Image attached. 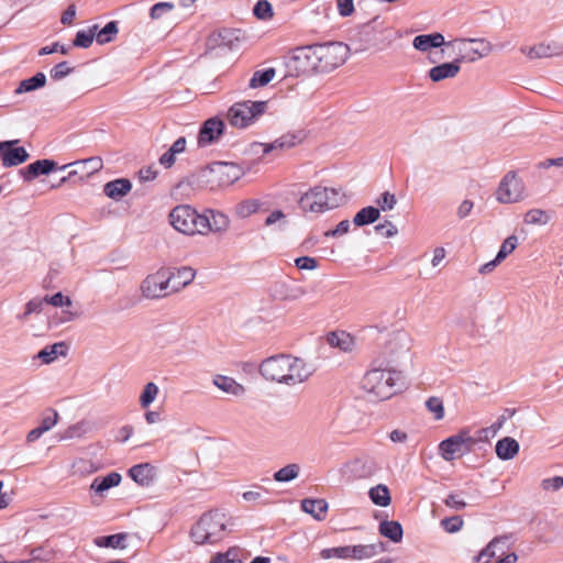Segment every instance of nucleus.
I'll use <instances>...</instances> for the list:
<instances>
[{"mask_svg":"<svg viewBox=\"0 0 563 563\" xmlns=\"http://www.w3.org/2000/svg\"><path fill=\"white\" fill-rule=\"evenodd\" d=\"M527 196L523 180L512 170L505 174L495 191V199L503 205L518 203Z\"/></svg>","mask_w":563,"mask_h":563,"instance_id":"obj_10","label":"nucleus"},{"mask_svg":"<svg viewBox=\"0 0 563 563\" xmlns=\"http://www.w3.org/2000/svg\"><path fill=\"white\" fill-rule=\"evenodd\" d=\"M446 46L453 48L456 54L454 58L460 65L462 63H474L487 57L494 51L493 44L486 38L460 37L449 41Z\"/></svg>","mask_w":563,"mask_h":563,"instance_id":"obj_7","label":"nucleus"},{"mask_svg":"<svg viewBox=\"0 0 563 563\" xmlns=\"http://www.w3.org/2000/svg\"><path fill=\"white\" fill-rule=\"evenodd\" d=\"M320 556L324 560H330V559L349 560L350 559L349 545L323 549L320 552Z\"/></svg>","mask_w":563,"mask_h":563,"instance_id":"obj_50","label":"nucleus"},{"mask_svg":"<svg viewBox=\"0 0 563 563\" xmlns=\"http://www.w3.org/2000/svg\"><path fill=\"white\" fill-rule=\"evenodd\" d=\"M128 534L117 533L111 536H100L95 538L93 543L98 548L125 549Z\"/></svg>","mask_w":563,"mask_h":563,"instance_id":"obj_36","label":"nucleus"},{"mask_svg":"<svg viewBox=\"0 0 563 563\" xmlns=\"http://www.w3.org/2000/svg\"><path fill=\"white\" fill-rule=\"evenodd\" d=\"M132 188V184L126 178H119L107 183L103 186L104 195L113 200H119L126 196Z\"/></svg>","mask_w":563,"mask_h":563,"instance_id":"obj_30","label":"nucleus"},{"mask_svg":"<svg viewBox=\"0 0 563 563\" xmlns=\"http://www.w3.org/2000/svg\"><path fill=\"white\" fill-rule=\"evenodd\" d=\"M350 55V47L340 42L297 48L292 56L296 69L308 74L327 73L342 66Z\"/></svg>","mask_w":563,"mask_h":563,"instance_id":"obj_1","label":"nucleus"},{"mask_svg":"<svg viewBox=\"0 0 563 563\" xmlns=\"http://www.w3.org/2000/svg\"><path fill=\"white\" fill-rule=\"evenodd\" d=\"M399 380L400 374L396 371L373 368L365 373L361 386L373 400H386L397 393Z\"/></svg>","mask_w":563,"mask_h":563,"instance_id":"obj_5","label":"nucleus"},{"mask_svg":"<svg viewBox=\"0 0 563 563\" xmlns=\"http://www.w3.org/2000/svg\"><path fill=\"white\" fill-rule=\"evenodd\" d=\"M118 33L115 22L111 21L104 25L100 31H96V40L99 44H106L112 41L113 36Z\"/></svg>","mask_w":563,"mask_h":563,"instance_id":"obj_51","label":"nucleus"},{"mask_svg":"<svg viewBox=\"0 0 563 563\" xmlns=\"http://www.w3.org/2000/svg\"><path fill=\"white\" fill-rule=\"evenodd\" d=\"M540 486L544 492H559L561 488H563V476L544 478L541 481Z\"/></svg>","mask_w":563,"mask_h":563,"instance_id":"obj_57","label":"nucleus"},{"mask_svg":"<svg viewBox=\"0 0 563 563\" xmlns=\"http://www.w3.org/2000/svg\"><path fill=\"white\" fill-rule=\"evenodd\" d=\"M327 343L342 352H352L355 346V339L345 331H333L327 335Z\"/></svg>","mask_w":563,"mask_h":563,"instance_id":"obj_26","label":"nucleus"},{"mask_svg":"<svg viewBox=\"0 0 563 563\" xmlns=\"http://www.w3.org/2000/svg\"><path fill=\"white\" fill-rule=\"evenodd\" d=\"M461 70V65L453 59L452 62L442 63L429 69L428 76L433 82H439L445 79L455 78Z\"/></svg>","mask_w":563,"mask_h":563,"instance_id":"obj_21","label":"nucleus"},{"mask_svg":"<svg viewBox=\"0 0 563 563\" xmlns=\"http://www.w3.org/2000/svg\"><path fill=\"white\" fill-rule=\"evenodd\" d=\"M121 481H122L121 474H119L117 472H111V473L107 474L106 476L96 477L90 484V490L93 492L96 495L103 497L104 494L110 488L119 486Z\"/></svg>","mask_w":563,"mask_h":563,"instance_id":"obj_24","label":"nucleus"},{"mask_svg":"<svg viewBox=\"0 0 563 563\" xmlns=\"http://www.w3.org/2000/svg\"><path fill=\"white\" fill-rule=\"evenodd\" d=\"M275 74L276 73L274 68H267L265 70L255 71L250 80V87L258 88L266 86L274 79Z\"/></svg>","mask_w":563,"mask_h":563,"instance_id":"obj_44","label":"nucleus"},{"mask_svg":"<svg viewBox=\"0 0 563 563\" xmlns=\"http://www.w3.org/2000/svg\"><path fill=\"white\" fill-rule=\"evenodd\" d=\"M377 471L375 461L369 457H354L340 467L341 475L349 482L371 478Z\"/></svg>","mask_w":563,"mask_h":563,"instance_id":"obj_13","label":"nucleus"},{"mask_svg":"<svg viewBox=\"0 0 563 563\" xmlns=\"http://www.w3.org/2000/svg\"><path fill=\"white\" fill-rule=\"evenodd\" d=\"M232 519L219 509L205 512L190 529V540L196 545H213L222 541L230 532Z\"/></svg>","mask_w":563,"mask_h":563,"instance_id":"obj_3","label":"nucleus"},{"mask_svg":"<svg viewBox=\"0 0 563 563\" xmlns=\"http://www.w3.org/2000/svg\"><path fill=\"white\" fill-rule=\"evenodd\" d=\"M302 136L301 133H287L276 139L272 143H257L254 144V147H260L263 154H267L272 151H283L287 148H291L299 143H301Z\"/></svg>","mask_w":563,"mask_h":563,"instance_id":"obj_18","label":"nucleus"},{"mask_svg":"<svg viewBox=\"0 0 563 563\" xmlns=\"http://www.w3.org/2000/svg\"><path fill=\"white\" fill-rule=\"evenodd\" d=\"M477 441L468 429H462L440 442L439 454L444 461L451 462L471 453Z\"/></svg>","mask_w":563,"mask_h":563,"instance_id":"obj_9","label":"nucleus"},{"mask_svg":"<svg viewBox=\"0 0 563 563\" xmlns=\"http://www.w3.org/2000/svg\"><path fill=\"white\" fill-rule=\"evenodd\" d=\"M254 15L263 21H267L273 18V7L267 0H260L253 8Z\"/></svg>","mask_w":563,"mask_h":563,"instance_id":"obj_53","label":"nucleus"},{"mask_svg":"<svg viewBox=\"0 0 563 563\" xmlns=\"http://www.w3.org/2000/svg\"><path fill=\"white\" fill-rule=\"evenodd\" d=\"M90 167V173L98 172L102 167V161L99 157H90L86 159H79L69 164H65L58 167L59 170H65L67 167L87 166Z\"/></svg>","mask_w":563,"mask_h":563,"instance_id":"obj_52","label":"nucleus"},{"mask_svg":"<svg viewBox=\"0 0 563 563\" xmlns=\"http://www.w3.org/2000/svg\"><path fill=\"white\" fill-rule=\"evenodd\" d=\"M43 303H45L44 298H42V299L34 298V299L30 300L25 305L24 313L22 316H19V319L20 320H26L30 314L41 312L42 309H43Z\"/></svg>","mask_w":563,"mask_h":563,"instance_id":"obj_59","label":"nucleus"},{"mask_svg":"<svg viewBox=\"0 0 563 563\" xmlns=\"http://www.w3.org/2000/svg\"><path fill=\"white\" fill-rule=\"evenodd\" d=\"M170 276L172 292H178L191 284L196 276V271L189 266H184L176 272H170Z\"/></svg>","mask_w":563,"mask_h":563,"instance_id":"obj_28","label":"nucleus"},{"mask_svg":"<svg viewBox=\"0 0 563 563\" xmlns=\"http://www.w3.org/2000/svg\"><path fill=\"white\" fill-rule=\"evenodd\" d=\"M379 211H390L395 208L397 203V199L394 194H390L389 191H385L382 194V196L376 201Z\"/></svg>","mask_w":563,"mask_h":563,"instance_id":"obj_56","label":"nucleus"},{"mask_svg":"<svg viewBox=\"0 0 563 563\" xmlns=\"http://www.w3.org/2000/svg\"><path fill=\"white\" fill-rule=\"evenodd\" d=\"M170 225L186 235H206L207 214H200L188 205H179L172 209L168 216Z\"/></svg>","mask_w":563,"mask_h":563,"instance_id":"obj_6","label":"nucleus"},{"mask_svg":"<svg viewBox=\"0 0 563 563\" xmlns=\"http://www.w3.org/2000/svg\"><path fill=\"white\" fill-rule=\"evenodd\" d=\"M131 478L141 486H150L155 479V467L148 463L137 464L129 470Z\"/></svg>","mask_w":563,"mask_h":563,"instance_id":"obj_27","label":"nucleus"},{"mask_svg":"<svg viewBox=\"0 0 563 563\" xmlns=\"http://www.w3.org/2000/svg\"><path fill=\"white\" fill-rule=\"evenodd\" d=\"M159 387L154 382H147L143 387L139 396V406L141 409H148L159 395Z\"/></svg>","mask_w":563,"mask_h":563,"instance_id":"obj_35","label":"nucleus"},{"mask_svg":"<svg viewBox=\"0 0 563 563\" xmlns=\"http://www.w3.org/2000/svg\"><path fill=\"white\" fill-rule=\"evenodd\" d=\"M474 209V201L471 199H464L460 202L456 208V217L459 220H464L471 216Z\"/></svg>","mask_w":563,"mask_h":563,"instance_id":"obj_60","label":"nucleus"},{"mask_svg":"<svg viewBox=\"0 0 563 563\" xmlns=\"http://www.w3.org/2000/svg\"><path fill=\"white\" fill-rule=\"evenodd\" d=\"M382 551L380 544H356L349 545L350 559L366 560L377 555Z\"/></svg>","mask_w":563,"mask_h":563,"instance_id":"obj_34","label":"nucleus"},{"mask_svg":"<svg viewBox=\"0 0 563 563\" xmlns=\"http://www.w3.org/2000/svg\"><path fill=\"white\" fill-rule=\"evenodd\" d=\"M58 421V413L55 410H52L47 416L43 417L40 428L42 431L47 432L53 429Z\"/></svg>","mask_w":563,"mask_h":563,"instance_id":"obj_62","label":"nucleus"},{"mask_svg":"<svg viewBox=\"0 0 563 563\" xmlns=\"http://www.w3.org/2000/svg\"><path fill=\"white\" fill-rule=\"evenodd\" d=\"M267 110V101H241L233 103L227 113L229 124L236 129L253 125Z\"/></svg>","mask_w":563,"mask_h":563,"instance_id":"obj_8","label":"nucleus"},{"mask_svg":"<svg viewBox=\"0 0 563 563\" xmlns=\"http://www.w3.org/2000/svg\"><path fill=\"white\" fill-rule=\"evenodd\" d=\"M46 84V76L43 73H37L31 78L24 79L20 82L19 87L15 89V93H24L34 91Z\"/></svg>","mask_w":563,"mask_h":563,"instance_id":"obj_41","label":"nucleus"},{"mask_svg":"<svg viewBox=\"0 0 563 563\" xmlns=\"http://www.w3.org/2000/svg\"><path fill=\"white\" fill-rule=\"evenodd\" d=\"M71 73V67H69L67 62H62L57 64L54 68L51 70V77L53 79L59 80L66 77Z\"/></svg>","mask_w":563,"mask_h":563,"instance_id":"obj_61","label":"nucleus"},{"mask_svg":"<svg viewBox=\"0 0 563 563\" xmlns=\"http://www.w3.org/2000/svg\"><path fill=\"white\" fill-rule=\"evenodd\" d=\"M287 216L282 210H274L265 219L266 227H275L278 230H284L287 225Z\"/></svg>","mask_w":563,"mask_h":563,"instance_id":"obj_49","label":"nucleus"},{"mask_svg":"<svg viewBox=\"0 0 563 563\" xmlns=\"http://www.w3.org/2000/svg\"><path fill=\"white\" fill-rule=\"evenodd\" d=\"M18 141L0 142V158L4 167L20 165L29 159V153L24 147H14Z\"/></svg>","mask_w":563,"mask_h":563,"instance_id":"obj_16","label":"nucleus"},{"mask_svg":"<svg viewBox=\"0 0 563 563\" xmlns=\"http://www.w3.org/2000/svg\"><path fill=\"white\" fill-rule=\"evenodd\" d=\"M411 347V338L404 331L395 332L390 335L386 349L395 357L407 354Z\"/></svg>","mask_w":563,"mask_h":563,"instance_id":"obj_22","label":"nucleus"},{"mask_svg":"<svg viewBox=\"0 0 563 563\" xmlns=\"http://www.w3.org/2000/svg\"><path fill=\"white\" fill-rule=\"evenodd\" d=\"M56 163L52 159H38L20 169V174L25 181H31L40 175H47L56 169Z\"/></svg>","mask_w":563,"mask_h":563,"instance_id":"obj_23","label":"nucleus"},{"mask_svg":"<svg viewBox=\"0 0 563 563\" xmlns=\"http://www.w3.org/2000/svg\"><path fill=\"white\" fill-rule=\"evenodd\" d=\"M97 30L98 25H93L88 30L78 31L74 40V46L82 48L89 47L92 44L93 38L96 37Z\"/></svg>","mask_w":563,"mask_h":563,"instance_id":"obj_46","label":"nucleus"},{"mask_svg":"<svg viewBox=\"0 0 563 563\" xmlns=\"http://www.w3.org/2000/svg\"><path fill=\"white\" fill-rule=\"evenodd\" d=\"M301 509L311 515L316 520H323L328 511V503L324 499H303Z\"/></svg>","mask_w":563,"mask_h":563,"instance_id":"obj_32","label":"nucleus"},{"mask_svg":"<svg viewBox=\"0 0 563 563\" xmlns=\"http://www.w3.org/2000/svg\"><path fill=\"white\" fill-rule=\"evenodd\" d=\"M170 278V271L167 268L148 274L140 285L142 297L150 300L167 297L172 292Z\"/></svg>","mask_w":563,"mask_h":563,"instance_id":"obj_11","label":"nucleus"},{"mask_svg":"<svg viewBox=\"0 0 563 563\" xmlns=\"http://www.w3.org/2000/svg\"><path fill=\"white\" fill-rule=\"evenodd\" d=\"M212 384L227 395L242 397L245 394V387L230 376L214 375Z\"/></svg>","mask_w":563,"mask_h":563,"instance_id":"obj_25","label":"nucleus"},{"mask_svg":"<svg viewBox=\"0 0 563 563\" xmlns=\"http://www.w3.org/2000/svg\"><path fill=\"white\" fill-rule=\"evenodd\" d=\"M424 406H426L428 412L432 415V417L435 421H440L444 418V416H445L444 404L440 397H437V396L429 397L426 400Z\"/></svg>","mask_w":563,"mask_h":563,"instance_id":"obj_43","label":"nucleus"},{"mask_svg":"<svg viewBox=\"0 0 563 563\" xmlns=\"http://www.w3.org/2000/svg\"><path fill=\"white\" fill-rule=\"evenodd\" d=\"M208 172L209 183L220 187L230 186L244 175L241 166L228 162H214L209 165Z\"/></svg>","mask_w":563,"mask_h":563,"instance_id":"obj_12","label":"nucleus"},{"mask_svg":"<svg viewBox=\"0 0 563 563\" xmlns=\"http://www.w3.org/2000/svg\"><path fill=\"white\" fill-rule=\"evenodd\" d=\"M67 351L68 347L64 342H57L41 350L37 353V358L44 364H51L57 360L58 356H66Z\"/></svg>","mask_w":563,"mask_h":563,"instance_id":"obj_33","label":"nucleus"},{"mask_svg":"<svg viewBox=\"0 0 563 563\" xmlns=\"http://www.w3.org/2000/svg\"><path fill=\"white\" fill-rule=\"evenodd\" d=\"M375 231L386 238H393L397 234L398 230L395 224L389 221L385 223L377 224L375 227Z\"/></svg>","mask_w":563,"mask_h":563,"instance_id":"obj_64","label":"nucleus"},{"mask_svg":"<svg viewBox=\"0 0 563 563\" xmlns=\"http://www.w3.org/2000/svg\"><path fill=\"white\" fill-rule=\"evenodd\" d=\"M368 497L374 505L379 507H388L391 503L390 492L384 484H378L369 488Z\"/></svg>","mask_w":563,"mask_h":563,"instance_id":"obj_37","label":"nucleus"},{"mask_svg":"<svg viewBox=\"0 0 563 563\" xmlns=\"http://www.w3.org/2000/svg\"><path fill=\"white\" fill-rule=\"evenodd\" d=\"M73 474L79 476L89 475L98 470L96 464L90 459H77L73 463Z\"/></svg>","mask_w":563,"mask_h":563,"instance_id":"obj_47","label":"nucleus"},{"mask_svg":"<svg viewBox=\"0 0 563 563\" xmlns=\"http://www.w3.org/2000/svg\"><path fill=\"white\" fill-rule=\"evenodd\" d=\"M520 450L518 441L510 437H505L497 441L495 451L498 459L509 461L515 459Z\"/></svg>","mask_w":563,"mask_h":563,"instance_id":"obj_29","label":"nucleus"},{"mask_svg":"<svg viewBox=\"0 0 563 563\" xmlns=\"http://www.w3.org/2000/svg\"><path fill=\"white\" fill-rule=\"evenodd\" d=\"M379 533L390 541L397 543L402 539V527L398 521L385 520L379 523Z\"/></svg>","mask_w":563,"mask_h":563,"instance_id":"obj_38","label":"nucleus"},{"mask_svg":"<svg viewBox=\"0 0 563 563\" xmlns=\"http://www.w3.org/2000/svg\"><path fill=\"white\" fill-rule=\"evenodd\" d=\"M210 563H242L239 560V553L236 549H230L225 553H218Z\"/></svg>","mask_w":563,"mask_h":563,"instance_id":"obj_58","label":"nucleus"},{"mask_svg":"<svg viewBox=\"0 0 563 563\" xmlns=\"http://www.w3.org/2000/svg\"><path fill=\"white\" fill-rule=\"evenodd\" d=\"M300 467L298 464H288L274 474V479L280 483H287L298 477Z\"/></svg>","mask_w":563,"mask_h":563,"instance_id":"obj_45","label":"nucleus"},{"mask_svg":"<svg viewBox=\"0 0 563 563\" xmlns=\"http://www.w3.org/2000/svg\"><path fill=\"white\" fill-rule=\"evenodd\" d=\"M521 53L531 59L558 56L563 53V44L555 40L544 41L532 46H522Z\"/></svg>","mask_w":563,"mask_h":563,"instance_id":"obj_15","label":"nucleus"},{"mask_svg":"<svg viewBox=\"0 0 563 563\" xmlns=\"http://www.w3.org/2000/svg\"><path fill=\"white\" fill-rule=\"evenodd\" d=\"M445 38L443 34L439 32L429 33V34H420L413 37L412 46L415 49L427 53L432 48L441 47L442 45H446Z\"/></svg>","mask_w":563,"mask_h":563,"instance_id":"obj_20","label":"nucleus"},{"mask_svg":"<svg viewBox=\"0 0 563 563\" xmlns=\"http://www.w3.org/2000/svg\"><path fill=\"white\" fill-rule=\"evenodd\" d=\"M463 519L460 516H453L441 520V527L449 533H456L463 528Z\"/></svg>","mask_w":563,"mask_h":563,"instance_id":"obj_55","label":"nucleus"},{"mask_svg":"<svg viewBox=\"0 0 563 563\" xmlns=\"http://www.w3.org/2000/svg\"><path fill=\"white\" fill-rule=\"evenodd\" d=\"M175 9L173 2H158L154 4L150 10V16L152 20H161L169 14Z\"/></svg>","mask_w":563,"mask_h":563,"instance_id":"obj_54","label":"nucleus"},{"mask_svg":"<svg viewBox=\"0 0 563 563\" xmlns=\"http://www.w3.org/2000/svg\"><path fill=\"white\" fill-rule=\"evenodd\" d=\"M45 303H48L53 307H59L64 310L62 311V321L69 322L78 318V312L71 309L73 300L69 296L64 295L63 292H56L54 295H46L44 297Z\"/></svg>","mask_w":563,"mask_h":563,"instance_id":"obj_19","label":"nucleus"},{"mask_svg":"<svg viewBox=\"0 0 563 563\" xmlns=\"http://www.w3.org/2000/svg\"><path fill=\"white\" fill-rule=\"evenodd\" d=\"M311 366L302 358L279 354L265 358L260 374L268 382L294 387L307 382L312 375Z\"/></svg>","mask_w":563,"mask_h":563,"instance_id":"obj_2","label":"nucleus"},{"mask_svg":"<svg viewBox=\"0 0 563 563\" xmlns=\"http://www.w3.org/2000/svg\"><path fill=\"white\" fill-rule=\"evenodd\" d=\"M379 218V209L375 207H365L361 209L353 219V222L357 227H364L374 223Z\"/></svg>","mask_w":563,"mask_h":563,"instance_id":"obj_42","label":"nucleus"},{"mask_svg":"<svg viewBox=\"0 0 563 563\" xmlns=\"http://www.w3.org/2000/svg\"><path fill=\"white\" fill-rule=\"evenodd\" d=\"M224 123L218 118L208 119L201 126L198 134V145L208 146L216 142L223 133Z\"/></svg>","mask_w":563,"mask_h":563,"instance_id":"obj_17","label":"nucleus"},{"mask_svg":"<svg viewBox=\"0 0 563 563\" xmlns=\"http://www.w3.org/2000/svg\"><path fill=\"white\" fill-rule=\"evenodd\" d=\"M550 220V213L539 208L530 209L523 216V222L528 225H547Z\"/></svg>","mask_w":563,"mask_h":563,"instance_id":"obj_40","label":"nucleus"},{"mask_svg":"<svg viewBox=\"0 0 563 563\" xmlns=\"http://www.w3.org/2000/svg\"><path fill=\"white\" fill-rule=\"evenodd\" d=\"M219 37L221 38V43L229 45L232 47L234 45V41H240V32L239 31H231V30H224L219 33Z\"/></svg>","mask_w":563,"mask_h":563,"instance_id":"obj_63","label":"nucleus"},{"mask_svg":"<svg viewBox=\"0 0 563 563\" xmlns=\"http://www.w3.org/2000/svg\"><path fill=\"white\" fill-rule=\"evenodd\" d=\"M518 245V238L516 235H509L500 245L499 251L496 254L497 261L503 263L508 255H510Z\"/></svg>","mask_w":563,"mask_h":563,"instance_id":"obj_48","label":"nucleus"},{"mask_svg":"<svg viewBox=\"0 0 563 563\" xmlns=\"http://www.w3.org/2000/svg\"><path fill=\"white\" fill-rule=\"evenodd\" d=\"M342 202L343 195L340 190L318 185L300 196L298 207L305 213L320 214L340 207Z\"/></svg>","mask_w":563,"mask_h":563,"instance_id":"obj_4","label":"nucleus"},{"mask_svg":"<svg viewBox=\"0 0 563 563\" xmlns=\"http://www.w3.org/2000/svg\"><path fill=\"white\" fill-rule=\"evenodd\" d=\"M262 202L258 199H246L234 207V214L240 219H246L261 209Z\"/></svg>","mask_w":563,"mask_h":563,"instance_id":"obj_39","label":"nucleus"},{"mask_svg":"<svg viewBox=\"0 0 563 563\" xmlns=\"http://www.w3.org/2000/svg\"><path fill=\"white\" fill-rule=\"evenodd\" d=\"M511 545L509 536L493 538L488 544L474 558L476 563H489L493 559L504 555Z\"/></svg>","mask_w":563,"mask_h":563,"instance_id":"obj_14","label":"nucleus"},{"mask_svg":"<svg viewBox=\"0 0 563 563\" xmlns=\"http://www.w3.org/2000/svg\"><path fill=\"white\" fill-rule=\"evenodd\" d=\"M230 219L227 214L220 211H209V216L207 214V227L206 234L209 232L213 233H223L227 232L230 228Z\"/></svg>","mask_w":563,"mask_h":563,"instance_id":"obj_31","label":"nucleus"}]
</instances>
